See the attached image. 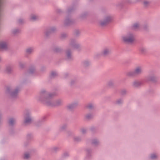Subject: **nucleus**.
<instances>
[{
    "label": "nucleus",
    "mask_w": 160,
    "mask_h": 160,
    "mask_svg": "<svg viewBox=\"0 0 160 160\" xmlns=\"http://www.w3.org/2000/svg\"><path fill=\"white\" fill-rule=\"evenodd\" d=\"M140 24L138 23H136L134 24L132 26V28L134 29H137L139 28Z\"/></svg>",
    "instance_id": "32"
},
{
    "label": "nucleus",
    "mask_w": 160,
    "mask_h": 160,
    "mask_svg": "<svg viewBox=\"0 0 160 160\" xmlns=\"http://www.w3.org/2000/svg\"><path fill=\"white\" fill-rule=\"evenodd\" d=\"M88 15V13L87 12H85L82 13L80 15V17L82 19H83L87 17Z\"/></svg>",
    "instance_id": "31"
},
{
    "label": "nucleus",
    "mask_w": 160,
    "mask_h": 160,
    "mask_svg": "<svg viewBox=\"0 0 160 160\" xmlns=\"http://www.w3.org/2000/svg\"><path fill=\"white\" fill-rule=\"evenodd\" d=\"M65 59L68 61H71L73 59L72 52L70 49H67L65 51Z\"/></svg>",
    "instance_id": "5"
},
{
    "label": "nucleus",
    "mask_w": 160,
    "mask_h": 160,
    "mask_svg": "<svg viewBox=\"0 0 160 160\" xmlns=\"http://www.w3.org/2000/svg\"><path fill=\"white\" fill-rule=\"evenodd\" d=\"M46 69V68L44 67H42L40 69V71H45Z\"/></svg>",
    "instance_id": "56"
},
{
    "label": "nucleus",
    "mask_w": 160,
    "mask_h": 160,
    "mask_svg": "<svg viewBox=\"0 0 160 160\" xmlns=\"http://www.w3.org/2000/svg\"><path fill=\"white\" fill-rule=\"evenodd\" d=\"M78 102H75L68 105L67 106V108L69 110H71L74 108L76 107L77 106H78Z\"/></svg>",
    "instance_id": "13"
},
{
    "label": "nucleus",
    "mask_w": 160,
    "mask_h": 160,
    "mask_svg": "<svg viewBox=\"0 0 160 160\" xmlns=\"http://www.w3.org/2000/svg\"><path fill=\"white\" fill-rule=\"evenodd\" d=\"M134 71L136 76L140 75L143 72V68L141 66H138L134 68Z\"/></svg>",
    "instance_id": "10"
},
{
    "label": "nucleus",
    "mask_w": 160,
    "mask_h": 160,
    "mask_svg": "<svg viewBox=\"0 0 160 160\" xmlns=\"http://www.w3.org/2000/svg\"><path fill=\"white\" fill-rule=\"evenodd\" d=\"M114 84V81L112 80H110L108 82L107 85L109 87H112Z\"/></svg>",
    "instance_id": "34"
},
{
    "label": "nucleus",
    "mask_w": 160,
    "mask_h": 160,
    "mask_svg": "<svg viewBox=\"0 0 160 160\" xmlns=\"http://www.w3.org/2000/svg\"><path fill=\"white\" fill-rule=\"evenodd\" d=\"M34 48L32 47L28 48L26 49L25 51L27 54H31L34 51Z\"/></svg>",
    "instance_id": "16"
},
{
    "label": "nucleus",
    "mask_w": 160,
    "mask_h": 160,
    "mask_svg": "<svg viewBox=\"0 0 160 160\" xmlns=\"http://www.w3.org/2000/svg\"><path fill=\"white\" fill-rule=\"evenodd\" d=\"M151 158L153 160L157 159L158 156L155 154H152L151 155Z\"/></svg>",
    "instance_id": "38"
},
{
    "label": "nucleus",
    "mask_w": 160,
    "mask_h": 160,
    "mask_svg": "<svg viewBox=\"0 0 160 160\" xmlns=\"http://www.w3.org/2000/svg\"><path fill=\"white\" fill-rule=\"evenodd\" d=\"M73 141L76 142H79L82 140V137L79 136H75L73 138Z\"/></svg>",
    "instance_id": "22"
},
{
    "label": "nucleus",
    "mask_w": 160,
    "mask_h": 160,
    "mask_svg": "<svg viewBox=\"0 0 160 160\" xmlns=\"http://www.w3.org/2000/svg\"><path fill=\"white\" fill-rule=\"evenodd\" d=\"M142 84V82L141 81L135 80L132 82V85L134 88H137L140 87Z\"/></svg>",
    "instance_id": "11"
},
{
    "label": "nucleus",
    "mask_w": 160,
    "mask_h": 160,
    "mask_svg": "<svg viewBox=\"0 0 160 160\" xmlns=\"http://www.w3.org/2000/svg\"><path fill=\"white\" fill-rule=\"evenodd\" d=\"M83 66L85 67H87L90 64V61L88 60H85L82 62Z\"/></svg>",
    "instance_id": "19"
},
{
    "label": "nucleus",
    "mask_w": 160,
    "mask_h": 160,
    "mask_svg": "<svg viewBox=\"0 0 160 160\" xmlns=\"http://www.w3.org/2000/svg\"><path fill=\"white\" fill-rule=\"evenodd\" d=\"M139 0H136L137 1H139Z\"/></svg>",
    "instance_id": "60"
},
{
    "label": "nucleus",
    "mask_w": 160,
    "mask_h": 160,
    "mask_svg": "<svg viewBox=\"0 0 160 160\" xmlns=\"http://www.w3.org/2000/svg\"><path fill=\"white\" fill-rule=\"evenodd\" d=\"M58 75V73L56 72L53 71L51 72L49 76L51 78H53L57 77Z\"/></svg>",
    "instance_id": "24"
},
{
    "label": "nucleus",
    "mask_w": 160,
    "mask_h": 160,
    "mask_svg": "<svg viewBox=\"0 0 160 160\" xmlns=\"http://www.w3.org/2000/svg\"><path fill=\"white\" fill-rule=\"evenodd\" d=\"M81 132L82 134H85L87 132V130L86 129L82 128L81 129Z\"/></svg>",
    "instance_id": "46"
},
{
    "label": "nucleus",
    "mask_w": 160,
    "mask_h": 160,
    "mask_svg": "<svg viewBox=\"0 0 160 160\" xmlns=\"http://www.w3.org/2000/svg\"><path fill=\"white\" fill-rule=\"evenodd\" d=\"M69 45L73 49L77 50L80 51L82 49L81 45L75 39H70L69 40Z\"/></svg>",
    "instance_id": "3"
},
{
    "label": "nucleus",
    "mask_w": 160,
    "mask_h": 160,
    "mask_svg": "<svg viewBox=\"0 0 160 160\" xmlns=\"http://www.w3.org/2000/svg\"><path fill=\"white\" fill-rule=\"evenodd\" d=\"M143 28L145 31H148L149 30V26L148 24H145L143 26Z\"/></svg>",
    "instance_id": "41"
},
{
    "label": "nucleus",
    "mask_w": 160,
    "mask_h": 160,
    "mask_svg": "<svg viewBox=\"0 0 160 160\" xmlns=\"http://www.w3.org/2000/svg\"><path fill=\"white\" fill-rule=\"evenodd\" d=\"M123 102V100L121 99H119L117 100L116 101V103L118 105H120Z\"/></svg>",
    "instance_id": "40"
},
{
    "label": "nucleus",
    "mask_w": 160,
    "mask_h": 160,
    "mask_svg": "<svg viewBox=\"0 0 160 160\" xmlns=\"http://www.w3.org/2000/svg\"><path fill=\"white\" fill-rule=\"evenodd\" d=\"M4 2V0H0V5H3Z\"/></svg>",
    "instance_id": "57"
},
{
    "label": "nucleus",
    "mask_w": 160,
    "mask_h": 160,
    "mask_svg": "<svg viewBox=\"0 0 160 160\" xmlns=\"http://www.w3.org/2000/svg\"><path fill=\"white\" fill-rule=\"evenodd\" d=\"M52 33L55 32L57 31V28L55 27H52L48 28Z\"/></svg>",
    "instance_id": "33"
},
{
    "label": "nucleus",
    "mask_w": 160,
    "mask_h": 160,
    "mask_svg": "<svg viewBox=\"0 0 160 160\" xmlns=\"http://www.w3.org/2000/svg\"><path fill=\"white\" fill-rule=\"evenodd\" d=\"M92 143L94 145L97 146L99 144V142L98 139H95L92 140Z\"/></svg>",
    "instance_id": "30"
},
{
    "label": "nucleus",
    "mask_w": 160,
    "mask_h": 160,
    "mask_svg": "<svg viewBox=\"0 0 160 160\" xmlns=\"http://www.w3.org/2000/svg\"><path fill=\"white\" fill-rule=\"evenodd\" d=\"M147 79L148 80L153 82H156L157 81V78L154 75H149L148 76Z\"/></svg>",
    "instance_id": "14"
},
{
    "label": "nucleus",
    "mask_w": 160,
    "mask_h": 160,
    "mask_svg": "<svg viewBox=\"0 0 160 160\" xmlns=\"http://www.w3.org/2000/svg\"><path fill=\"white\" fill-rule=\"evenodd\" d=\"M76 82V81L75 80L72 79V80L70 82V84L71 85H72L74 84Z\"/></svg>",
    "instance_id": "49"
},
{
    "label": "nucleus",
    "mask_w": 160,
    "mask_h": 160,
    "mask_svg": "<svg viewBox=\"0 0 160 160\" xmlns=\"http://www.w3.org/2000/svg\"><path fill=\"white\" fill-rule=\"evenodd\" d=\"M140 51L142 53H144L147 51V49L145 48L142 47L140 48Z\"/></svg>",
    "instance_id": "44"
},
{
    "label": "nucleus",
    "mask_w": 160,
    "mask_h": 160,
    "mask_svg": "<svg viewBox=\"0 0 160 160\" xmlns=\"http://www.w3.org/2000/svg\"><path fill=\"white\" fill-rule=\"evenodd\" d=\"M67 133L68 136H72L73 134V133L70 131H67Z\"/></svg>",
    "instance_id": "50"
},
{
    "label": "nucleus",
    "mask_w": 160,
    "mask_h": 160,
    "mask_svg": "<svg viewBox=\"0 0 160 160\" xmlns=\"http://www.w3.org/2000/svg\"><path fill=\"white\" fill-rule=\"evenodd\" d=\"M62 101L61 99H58L54 101L53 107H58L62 105Z\"/></svg>",
    "instance_id": "12"
},
{
    "label": "nucleus",
    "mask_w": 160,
    "mask_h": 160,
    "mask_svg": "<svg viewBox=\"0 0 160 160\" xmlns=\"http://www.w3.org/2000/svg\"><path fill=\"white\" fill-rule=\"evenodd\" d=\"M69 76V75L68 73H65L64 75H63V77L64 78H68V77Z\"/></svg>",
    "instance_id": "55"
},
{
    "label": "nucleus",
    "mask_w": 160,
    "mask_h": 160,
    "mask_svg": "<svg viewBox=\"0 0 160 160\" xmlns=\"http://www.w3.org/2000/svg\"><path fill=\"white\" fill-rule=\"evenodd\" d=\"M85 107L87 108L89 110H92L94 108V105L92 103H89L87 104L86 105Z\"/></svg>",
    "instance_id": "26"
},
{
    "label": "nucleus",
    "mask_w": 160,
    "mask_h": 160,
    "mask_svg": "<svg viewBox=\"0 0 160 160\" xmlns=\"http://www.w3.org/2000/svg\"><path fill=\"white\" fill-rule=\"evenodd\" d=\"M66 128L67 126L66 125H63L60 127V130L61 131H63L66 129Z\"/></svg>",
    "instance_id": "42"
},
{
    "label": "nucleus",
    "mask_w": 160,
    "mask_h": 160,
    "mask_svg": "<svg viewBox=\"0 0 160 160\" xmlns=\"http://www.w3.org/2000/svg\"><path fill=\"white\" fill-rule=\"evenodd\" d=\"M59 149V147H54L52 148V151L53 152H56Z\"/></svg>",
    "instance_id": "36"
},
{
    "label": "nucleus",
    "mask_w": 160,
    "mask_h": 160,
    "mask_svg": "<svg viewBox=\"0 0 160 160\" xmlns=\"http://www.w3.org/2000/svg\"><path fill=\"white\" fill-rule=\"evenodd\" d=\"M93 117V115L92 113H88L86 114L84 118L85 119L89 120L92 119Z\"/></svg>",
    "instance_id": "23"
},
{
    "label": "nucleus",
    "mask_w": 160,
    "mask_h": 160,
    "mask_svg": "<svg viewBox=\"0 0 160 160\" xmlns=\"http://www.w3.org/2000/svg\"><path fill=\"white\" fill-rule=\"evenodd\" d=\"M117 6L121 7L122 6L123 4L121 2H118L117 5Z\"/></svg>",
    "instance_id": "53"
},
{
    "label": "nucleus",
    "mask_w": 160,
    "mask_h": 160,
    "mask_svg": "<svg viewBox=\"0 0 160 160\" xmlns=\"http://www.w3.org/2000/svg\"><path fill=\"white\" fill-rule=\"evenodd\" d=\"M1 58L0 57V61H1Z\"/></svg>",
    "instance_id": "59"
},
{
    "label": "nucleus",
    "mask_w": 160,
    "mask_h": 160,
    "mask_svg": "<svg viewBox=\"0 0 160 160\" xmlns=\"http://www.w3.org/2000/svg\"><path fill=\"white\" fill-rule=\"evenodd\" d=\"M5 72L7 73L10 74L12 73V67L10 65H8L6 66Z\"/></svg>",
    "instance_id": "15"
},
{
    "label": "nucleus",
    "mask_w": 160,
    "mask_h": 160,
    "mask_svg": "<svg viewBox=\"0 0 160 160\" xmlns=\"http://www.w3.org/2000/svg\"><path fill=\"white\" fill-rule=\"evenodd\" d=\"M123 40L128 43H132L135 40V38L134 35L131 32H129L122 37Z\"/></svg>",
    "instance_id": "4"
},
{
    "label": "nucleus",
    "mask_w": 160,
    "mask_h": 160,
    "mask_svg": "<svg viewBox=\"0 0 160 160\" xmlns=\"http://www.w3.org/2000/svg\"><path fill=\"white\" fill-rule=\"evenodd\" d=\"M16 122V120L15 119L11 118H10L8 121V124L10 126H12L14 125Z\"/></svg>",
    "instance_id": "17"
},
{
    "label": "nucleus",
    "mask_w": 160,
    "mask_h": 160,
    "mask_svg": "<svg viewBox=\"0 0 160 160\" xmlns=\"http://www.w3.org/2000/svg\"><path fill=\"white\" fill-rule=\"evenodd\" d=\"M20 32V31L19 29L14 28L12 30L11 33L12 35H16L19 33Z\"/></svg>",
    "instance_id": "21"
},
{
    "label": "nucleus",
    "mask_w": 160,
    "mask_h": 160,
    "mask_svg": "<svg viewBox=\"0 0 160 160\" xmlns=\"http://www.w3.org/2000/svg\"><path fill=\"white\" fill-rule=\"evenodd\" d=\"M91 152V151L90 149H87V152L88 154H89V153H90Z\"/></svg>",
    "instance_id": "58"
},
{
    "label": "nucleus",
    "mask_w": 160,
    "mask_h": 160,
    "mask_svg": "<svg viewBox=\"0 0 160 160\" xmlns=\"http://www.w3.org/2000/svg\"><path fill=\"white\" fill-rule=\"evenodd\" d=\"M38 18V17L35 15L32 14L30 16V19L31 21H35Z\"/></svg>",
    "instance_id": "28"
},
{
    "label": "nucleus",
    "mask_w": 160,
    "mask_h": 160,
    "mask_svg": "<svg viewBox=\"0 0 160 160\" xmlns=\"http://www.w3.org/2000/svg\"><path fill=\"white\" fill-rule=\"evenodd\" d=\"M74 10V8L73 7L69 8L67 10V12L68 13H70L72 12Z\"/></svg>",
    "instance_id": "48"
},
{
    "label": "nucleus",
    "mask_w": 160,
    "mask_h": 160,
    "mask_svg": "<svg viewBox=\"0 0 160 160\" xmlns=\"http://www.w3.org/2000/svg\"><path fill=\"white\" fill-rule=\"evenodd\" d=\"M36 70L35 68L34 67H32L30 68L28 71L27 72V73L28 74H32L34 73L35 72Z\"/></svg>",
    "instance_id": "27"
},
{
    "label": "nucleus",
    "mask_w": 160,
    "mask_h": 160,
    "mask_svg": "<svg viewBox=\"0 0 160 160\" xmlns=\"http://www.w3.org/2000/svg\"><path fill=\"white\" fill-rule=\"evenodd\" d=\"M18 22L19 24H22L24 22V20L22 18H20L18 20Z\"/></svg>",
    "instance_id": "43"
},
{
    "label": "nucleus",
    "mask_w": 160,
    "mask_h": 160,
    "mask_svg": "<svg viewBox=\"0 0 160 160\" xmlns=\"http://www.w3.org/2000/svg\"><path fill=\"white\" fill-rule=\"evenodd\" d=\"M62 12V10L60 9H58L57 10V12L58 13H60Z\"/></svg>",
    "instance_id": "54"
},
{
    "label": "nucleus",
    "mask_w": 160,
    "mask_h": 160,
    "mask_svg": "<svg viewBox=\"0 0 160 160\" xmlns=\"http://www.w3.org/2000/svg\"><path fill=\"white\" fill-rule=\"evenodd\" d=\"M125 2L128 3H131L132 2V0H124Z\"/></svg>",
    "instance_id": "52"
},
{
    "label": "nucleus",
    "mask_w": 160,
    "mask_h": 160,
    "mask_svg": "<svg viewBox=\"0 0 160 160\" xmlns=\"http://www.w3.org/2000/svg\"><path fill=\"white\" fill-rule=\"evenodd\" d=\"M127 91L125 89L122 90L121 92V94L122 95H124L127 94Z\"/></svg>",
    "instance_id": "45"
},
{
    "label": "nucleus",
    "mask_w": 160,
    "mask_h": 160,
    "mask_svg": "<svg viewBox=\"0 0 160 160\" xmlns=\"http://www.w3.org/2000/svg\"><path fill=\"white\" fill-rule=\"evenodd\" d=\"M44 33L46 37H48L51 33H52L48 28L47 29L45 30Z\"/></svg>",
    "instance_id": "29"
},
{
    "label": "nucleus",
    "mask_w": 160,
    "mask_h": 160,
    "mask_svg": "<svg viewBox=\"0 0 160 160\" xmlns=\"http://www.w3.org/2000/svg\"><path fill=\"white\" fill-rule=\"evenodd\" d=\"M19 67L21 68H23L25 66V64L22 62H19Z\"/></svg>",
    "instance_id": "47"
},
{
    "label": "nucleus",
    "mask_w": 160,
    "mask_h": 160,
    "mask_svg": "<svg viewBox=\"0 0 160 160\" xmlns=\"http://www.w3.org/2000/svg\"><path fill=\"white\" fill-rule=\"evenodd\" d=\"M80 33V31L78 30H76L74 31V35L77 37L79 36Z\"/></svg>",
    "instance_id": "37"
},
{
    "label": "nucleus",
    "mask_w": 160,
    "mask_h": 160,
    "mask_svg": "<svg viewBox=\"0 0 160 160\" xmlns=\"http://www.w3.org/2000/svg\"><path fill=\"white\" fill-rule=\"evenodd\" d=\"M20 89V88L19 86L16 87L12 89L8 88V93L10 97L12 99H14L17 98Z\"/></svg>",
    "instance_id": "2"
},
{
    "label": "nucleus",
    "mask_w": 160,
    "mask_h": 160,
    "mask_svg": "<svg viewBox=\"0 0 160 160\" xmlns=\"http://www.w3.org/2000/svg\"><path fill=\"white\" fill-rule=\"evenodd\" d=\"M111 51L110 48H105L103 49L101 52V55L103 57H107L111 54Z\"/></svg>",
    "instance_id": "7"
},
{
    "label": "nucleus",
    "mask_w": 160,
    "mask_h": 160,
    "mask_svg": "<svg viewBox=\"0 0 160 160\" xmlns=\"http://www.w3.org/2000/svg\"><path fill=\"white\" fill-rule=\"evenodd\" d=\"M32 138V135L31 134H28L27 135V138L28 139H30Z\"/></svg>",
    "instance_id": "51"
},
{
    "label": "nucleus",
    "mask_w": 160,
    "mask_h": 160,
    "mask_svg": "<svg viewBox=\"0 0 160 160\" xmlns=\"http://www.w3.org/2000/svg\"><path fill=\"white\" fill-rule=\"evenodd\" d=\"M74 20L71 17H67L64 21V25L65 26H68L74 23Z\"/></svg>",
    "instance_id": "8"
},
{
    "label": "nucleus",
    "mask_w": 160,
    "mask_h": 160,
    "mask_svg": "<svg viewBox=\"0 0 160 160\" xmlns=\"http://www.w3.org/2000/svg\"><path fill=\"white\" fill-rule=\"evenodd\" d=\"M68 36L67 34L65 33H63L61 34V38L62 39H64L66 38Z\"/></svg>",
    "instance_id": "39"
},
{
    "label": "nucleus",
    "mask_w": 160,
    "mask_h": 160,
    "mask_svg": "<svg viewBox=\"0 0 160 160\" xmlns=\"http://www.w3.org/2000/svg\"><path fill=\"white\" fill-rule=\"evenodd\" d=\"M30 154L28 152H25L24 154L23 158V159L26 160H29L30 158Z\"/></svg>",
    "instance_id": "25"
},
{
    "label": "nucleus",
    "mask_w": 160,
    "mask_h": 160,
    "mask_svg": "<svg viewBox=\"0 0 160 160\" xmlns=\"http://www.w3.org/2000/svg\"><path fill=\"white\" fill-rule=\"evenodd\" d=\"M127 76L128 77H132L136 76L134 71H129L127 72L126 73Z\"/></svg>",
    "instance_id": "20"
},
{
    "label": "nucleus",
    "mask_w": 160,
    "mask_h": 160,
    "mask_svg": "<svg viewBox=\"0 0 160 160\" xmlns=\"http://www.w3.org/2000/svg\"><path fill=\"white\" fill-rule=\"evenodd\" d=\"M111 19L112 18L110 16H107L104 18L103 20L101 21L100 22V24L102 26H105L107 24Z\"/></svg>",
    "instance_id": "9"
},
{
    "label": "nucleus",
    "mask_w": 160,
    "mask_h": 160,
    "mask_svg": "<svg viewBox=\"0 0 160 160\" xmlns=\"http://www.w3.org/2000/svg\"><path fill=\"white\" fill-rule=\"evenodd\" d=\"M32 120L30 113H28L24 116V124L28 125L30 124L32 122Z\"/></svg>",
    "instance_id": "6"
},
{
    "label": "nucleus",
    "mask_w": 160,
    "mask_h": 160,
    "mask_svg": "<svg viewBox=\"0 0 160 160\" xmlns=\"http://www.w3.org/2000/svg\"><path fill=\"white\" fill-rule=\"evenodd\" d=\"M150 4V2L147 0H144L143 1V5L144 7H147Z\"/></svg>",
    "instance_id": "35"
},
{
    "label": "nucleus",
    "mask_w": 160,
    "mask_h": 160,
    "mask_svg": "<svg viewBox=\"0 0 160 160\" xmlns=\"http://www.w3.org/2000/svg\"><path fill=\"white\" fill-rule=\"evenodd\" d=\"M54 95V93H50L45 90L42 89L39 92L37 99L46 106L53 107L54 101L52 99Z\"/></svg>",
    "instance_id": "1"
},
{
    "label": "nucleus",
    "mask_w": 160,
    "mask_h": 160,
    "mask_svg": "<svg viewBox=\"0 0 160 160\" xmlns=\"http://www.w3.org/2000/svg\"><path fill=\"white\" fill-rule=\"evenodd\" d=\"M53 51L54 52L56 53H59L61 52L62 51V49L60 47L55 46L53 48Z\"/></svg>",
    "instance_id": "18"
}]
</instances>
